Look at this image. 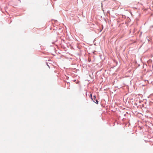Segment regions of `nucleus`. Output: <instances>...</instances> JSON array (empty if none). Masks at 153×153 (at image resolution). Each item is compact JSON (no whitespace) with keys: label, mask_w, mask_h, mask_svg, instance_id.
I'll use <instances>...</instances> for the list:
<instances>
[{"label":"nucleus","mask_w":153,"mask_h":153,"mask_svg":"<svg viewBox=\"0 0 153 153\" xmlns=\"http://www.w3.org/2000/svg\"><path fill=\"white\" fill-rule=\"evenodd\" d=\"M95 101H96V102L94 101V102H95L96 104H98V101L97 100H96Z\"/></svg>","instance_id":"obj_2"},{"label":"nucleus","mask_w":153,"mask_h":153,"mask_svg":"<svg viewBox=\"0 0 153 153\" xmlns=\"http://www.w3.org/2000/svg\"><path fill=\"white\" fill-rule=\"evenodd\" d=\"M102 3H101V6H102Z\"/></svg>","instance_id":"obj_3"},{"label":"nucleus","mask_w":153,"mask_h":153,"mask_svg":"<svg viewBox=\"0 0 153 153\" xmlns=\"http://www.w3.org/2000/svg\"><path fill=\"white\" fill-rule=\"evenodd\" d=\"M91 99L92 100L94 101H94L96 100V96H94V98H92V94H91Z\"/></svg>","instance_id":"obj_1"}]
</instances>
